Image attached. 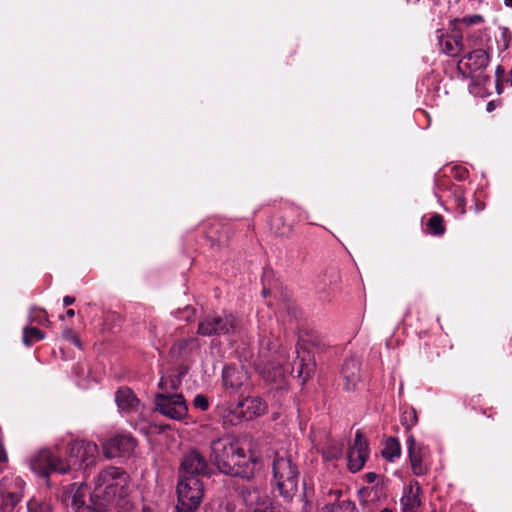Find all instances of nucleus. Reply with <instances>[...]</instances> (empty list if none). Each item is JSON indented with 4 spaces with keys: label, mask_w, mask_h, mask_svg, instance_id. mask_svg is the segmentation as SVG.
Listing matches in <instances>:
<instances>
[{
    "label": "nucleus",
    "mask_w": 512,
    "mask_h": 512,
    "mask_svg": "<svg viewBox=\"0 0 512 512\" xmlns=\"http://www.w3.org/2000/svg\"><path fill=\"white\" fill-rule=\"evenodd\" d=\"M29 320L30 322H35L41 325H50L46 310L38 307H32L30 309Z\"/></svg>",
    "instance_id": "30"
},
{
    "label": "nucleus",
    "mask_w": 512,
    "mask_h": 512,
    "mask_svg": "<svg viewBox=\"0 0 512 512\" xmlns=\"http://www.w3.org/2000/svg\"><path fill=\"white\" fill-rule=\"evenodd\" d=\"M181 380L179 376H162L159 381L160 389L164 391L177 390Z\"/></svg>",
    "instance_id": "31"
},
{
    "label": "nucleus",
    "mask_w": 512,
    "mask_h": 512,
    "mask_svg": "<svg viewBox=\"0 0 512 512\" xmlns=\"http://www.w3.org/2000/svg\"><path fill=\"white\" fill-rule=\"evenodd\" d=\"M343 452L342 445L332 442L329 443L322 451V456L326 461L336 460L341 457Z\"/></svg>",
    "instance_id": "28"
},
{
    "label": "nucleus",
    "mask_w": 512,
    "mask_h": 512,
    "mask_svg": "<svg viewBox=\"0 0 512 512\" xmlns=\"http://www.w3.org/2000/svg\"><path fill=\"white\" fill-rule=\"evenodd\" d=\"M380 512H392V511L387 509V508H385V509L381 510Z\"/></svg>",
    "instance_id": "44"
},
{
    "label": "nucleus",
    "mask_w": 512,
    "mask_h": 512,
    "mask_svg": "<svg viewBox=\"0 0 512 512\" xmlns=\"http://www.w3.org/2000/svg\"><path fill=\"white\" fill-rule=\"evenodd\" d=\"M99 450L96 443L86 440H76L68 445V455L64 460L67 473L94 465Z\"/></svg>",
    "instance_id": "6"
},
{
    "label": "nucleus",
    "mask_w": 512,
    "mask_h": 512,
    "mask_svg": "<svg viewBox=\"0 0 512 512\" xmlns=\"http://www.w3.org/2000/svg\"><path fill=\"white\" fill-rule=\"evenodd\" d=\"M156 410L172 420L187 416L188 407L182 394L159 393L155 396Z\"/></svg>",
    "instance_id": "8"
},
{
    "label": "nucleus",
    "mask_w": 512,
    "mask_h": 512,
    "mask_svg": "<svg viewBox=\"0 0 512 512\" xmlns=\"http://www.w3.org/2000/svg\"><path fill=\"white\" fill-rule=\"evenodd\" d=\"M266 410L267 405L260 397H247L238 403L234 413L239 419L251 420L263 415Z\"/></svg>",
    "instance_id": "16"
},
{
    "label": "nucleus",
    "mask_w": 512,
    "mask_h": 512,
    "mask_svg": "<svg viewBox=\"0 0 512 512\" xmlns=\"http://www.w3.org/2000/svg\"><path fill=\"white\" fill-rule=\"evenodd\" d=\"M505 4L508 7H512V0H505Z\"/></svg>",
    "instance_id": "43"
},
{
    "label": "nucleus",
    "mask_w": 512,
    "mask_h": 512,
    "mask_svg": "<svg viewBox=\"0 0 512 512\" xmlns=\"http://www.w3.org/2000/svg\"><path fill=\"white\" fill-rule=\"evenodd\" d=\"M24 480L14 474L4 476L0 480V506L11 510L21 501L24 494Z\"/></svg>",
    "instance_id": "9"
},
{
    "label": "nucleus",
    "mask_w": 512,
    "mask_h": 512,
    "mask_svg": "<svg viewBox=\"0 0 512 512\" xmlns=\"http://www.w3.org/2000/svg\"><path fill=\"white\" fill-rule=\"evenodd\" d=\"M369 449L366 439L361 432L355 435L354 443L348 451V469L352 473L360 471L368 458Z\"/></svg>",
    "instance_id": "12"
},
{
    "label": "nucleus",
    "mask_w": 512,
    "mask_h": 512,
    "mask_svg": "<svg viewBox=\"0 0 512 512\" xmlns=\"http://www.w3.org/2000/svg\"><path fill=\"white\" fill-rule=\"evenodd\" d=\"M43 338L44 334L38 328L27 326L23 329V343L26 346H31L34 342Z\"/></svg>",
    "instance_id": "26"
},
{
    "label": "nucleus",
    "mask_w": 512,
    "mask_h": 512,
    "mask_svg": "<svg viewBox=\"0 0 512 512\" xmlns=\"http://www.w3.org/2000/svg\"><path fill=\"white\" fill-rule=\"evenodd\" d=\"M260 373L268 381L276 383L284 379L285 369L280 365L273 368H271L270 366H265L262 370H260Z\"/></svg>",
    "instance_id": "24"
},
{
    "label": "nucleus",
    "mask_w": 512,
    "mask_h": 512,
    "mask_svg": "<svg viewBox=\"0 0 512 512\" xmlns=\"http://www.w3.org/2000/svg\"><path fill=\"white\" fill-rule=\"evenodd\" d=\"M222 379L224 386L238 389L248 380V373L242 366H226L223 369Z\"/></svg>",
    "instance_id": "20"
},
{
    "label": "nucleus",
    "mask_w": 512,
    "mask_h": 512,
    "mask_svg": "<svg viewBox=\"0 0 512 512\" xmlns=\"http://www.w3.org/2000/svg\"><path fill=\"white\" fill-rule=\"evenodd\" d=\"M242 496L252 512H283L280 505L273 504L269 497L257 488H246Z\"/></svg>",
    "instance_id": "10"
},
{
    "label": "nucleus",
    "mask_w": 512,
    "mask_h": 512,
    "mask_svg": "<svg viewBox=\"0 0 512 512\" xmlns=\"http://www.w3.org/2000/svg\"><path fill=\"white\" fill-rule=\"evenodd\" d=\"M136 447V441L130 435H117L103 444V452L106 458L111 459L132 453Z\"/></svg>",
    "instance_id": "13"
},
{
    "label": "nucleus",
    "mask_w": 512,
    "mask_h": 512,
    "mask_svg": "<svg viewBox=\"0 0 512 512\" xmlns=\"http://www.w3.org/2000/svg\"><path fill=\"white\" fill-rule=\"evenodd\" d=\"M28 512H53L50 502L43 498H32L27 503Z\"/></svg>",
    "instance_id": "25"
},
{
    "label": "nucleus",
    "mask_w": 512,
    "mask_h": 512,
    "mask_svg": "<svg viewBox=\"0 0 512 512\" xmlns=\"http://www.w3.org/2000/svg\"><path fill=\"white\" fill-rule=\"evenodd\" d=\"M193 404L196 408H199L202 411L207 410L209 407L208 399L201 394L195 396Z\"/></svg>",
    "instance_id": "34"
},
{
    "label": "nucleus",
    "mask_w": 512,
    "mask_h": 512,
    "mask_svg": "<svg viewBox=\"0 0 512 512\" xmlns=\"http://www.w3.org/2000/svg\"><path fill=\"white\" fill-rule=\"evenodd\" d=\"M375 478H376V474H374V473L367 474V479L369 482H373L375 480Z\"/></svg>",
    "instance_id": "40"
},
{
    "label": "nucleus",
    "mask_w": 512,
    "mask_h": 512,
    "mask_svg": "<svg viewBox=\"0 0 512 512\" xmlns=\"http://www.w3.org/2000/svg\"><path fill=\"white\" fill-rule=\"evenodd\" d=\"M115 401L123 412H136L139 410L140 401L129 388H121L116 392Z\"/></svg>",
    "instance_id": "21"
},
{
    "label": "nucleus",
    "mask_w": 512,
    "mask_h": 512,
    "mask_svg": "<svg viewBox=\"0 0 512 512\" xmlns=\"http://www.w3.org/2000/svg\"><path fill=\"white\" fill-rule=\"evenodd\" d=\"M31 470L42 477H47L51 472L67 473L64 460L58 457L54 450L43 448L37 451L30 459Z\"/></svg>",
    "instance_id": "7"
},
{
    "label": "nucleus",
    "mask_w": 512,
    "mask_h": 512,
    "mask_svg": "<svg viewBox=\"0 0 512 512\" xmlns=\"http://www.w3.org/2000/svg\"><path fill=\"white\" fill-rule=\"evenodd\" d=\"M326 512H353L354 504L349 500H342L336 503H329L323 508Z\"/></svg>",
    "instance_id": "29"
},
{
    "label": "nucleus",
    "mask_w": 512,
    "mask_h": 512,
    "mask_svg": "<svg viewBox=\"0 0 512 512\" xmlns=\"http://www.w3.org/2000/svg\"><path fill=\"white\" fill-rule=\"evenodd\" d=\"M260 345H261V348H264V340H261Z\"/></svg>",
    "instance_id": "46"
},
{
    "label": "nucleus",
    "mask_w": 512,
    "mask_h": 512,
    "mask_svg": "<svg viewBox=\"0 0 512 512\" xmlns=\"http://www.w3.org/2000/svg\"><path fill=\"white\" fill-rule=\"evenodd\" d=\"M177 485L179 512H193L200 505L204 495V485L200 478L179 476Z\"/></svg>",
    "instance_id": "4"
},
{
    "label": "nucleus",
    "mask_w": 512,
    "mask_h": 512,
    "mask_svg": "<svg viewBox=\"0 0 512 512\" xmlns=\"http://www.w3.org/2000/svg\"><path fill=\"white\" fill-rule=\"evenodd\" d=\"M7 462V454L3 446H0V471H2L4 464Z\"/></svg>",
    "instance_id": "37"
},
{
    "label": "nucleus",
    "mask_w": 512,
    "mask_h": 512,
    "mask_svg": "<svg viewBox=\"0 0 512 512\" xmlns=\"http://www.w3.org/2000/svg\"><path fill=\"white\" fill-rule=\"evenodd\" d=\"M128 489L129 475L122 468L108 467L98 474L91 499L117 501V505L128 512L133 508V503L127 499Z\"/></svg>",
    "instance_id": "2"
},
{
    "label": "nucleus",
    "mask_w": 512,
    "mask_h": 512,
    "mask_svg": "<svg viewBox=\"0 0 512 512\" xmlns=\"http://www.w3.org/2000/svg\"><path fill=\"white\" fill-rule=\"evenodd\" d=\"M211 459L225 474L251 478L261 468L260 458L246 452L240 441L232 436H224L211 442Z\"/></svg>",
    "instance_id": "1"
},
{
    "label": "nucleus",
    "mask_w": 512,
    "mask_h": 512,
    "mask_svg": "<svg viewBox=\"0 0 512 512\" xmlns=\"http://www.w3.org/2000/svg\"><path fill=\"white\" fill-rule=\"evenodd\" d=\"M273 483L280 496L290 501L298 490L299 471L290 455L277 453L272 466Z\"/></svg>",
    "instance_id": "3"
},
{
    "label": "nucleus",
    "mask_w": 512,
    "mask_h": 512,
    "mask_svg": "<svg viewBox=\"0 0 512 512\" xmlns=\"http://www.w3.org/2000/svg\"><path fill=\"white\" fill-rule=\"evenodd\" d=\"M401 422L407 428L414 426L417 422V415H416L415 411L414 410L405 411L402 414Z\"/></svg>",
    "instance_id": "33"
},
{
    "label": "nucleus",
    "mask_w": 512,
    "mask_h": 512,
    "mask_svg": "<svg viewBox=\"0 0 512 512\" xmlns=\"http://www.w3.org/2000/svg\"><path fill=\"white\" fill-rule=\"evenodd\" d=\"M341 377L347 391L355 390L361 379L360 362L355 358L346 359L341 368Z\"/></svg>",
    "instance_id": "18"
},
{
    "label": "nucleus",
    "mask_w": 512,
    "mask_h": 512,
    "mask_svg": "<svg viewBox=\"0 0 512 512\" xmlns=\"http://www.w3.org/2000/svg\"><path fill=\"white\" fill-rule=\"evenodd\" d=\"M142 512H159V511H156L153 507L151 506H143L142 508Z\"/></svg>",
    "instance_id": "39"
},
{
    "label": "nucleus",
    "mask_w": 512,
    "mask_h": 512,
    "mask_svg": "<svg viewBox=\"0 0 512 512\" xmlns=\"http://www.w3.org/2000/svg\"><path fill=\"white\" fill-rule=\"evenodd\" d=\"M331 495H335L336 498H338L340 495H341V491L340 490H335L333 492H330Z\"/></svg>",
    "instance_id": "42"
},
{
    "label": "nucleus",
    "mask_w": 512,
    "mask_h": 512,
    "mask_svg": "<svg viewBox=\"0 0 512 512\" xmlns=\"http://www.w3.org/2000/svg\"><path fill=\"white\" fill-rule=\"evenodd\" d=\"M487 109H488L489 111L492 109V103H489V104H488Z\"/></svg>",
    "instance_id": "45"
},
{
    "label": "nucleus",
    "mask_w": 512,
    "mask_h": 512,
    "mask_svg": "<svg viewBox=\"0 0 512 512\" xmlns=\"http://www.w3.org/2000/svg\"><path fill=\"white\" fill-rule=\"evenodd\" d=\"M483 21H484V18L479 14L464 16L460 19L454 20L455 24H462L465 26L477 25V24L482 23Z\"/></svg>",
    "instance_id": "32"
},
{
    "label": "nucleus",
    "mask_w": 512,
    "mask_h": 512,
    "mask_svg": "<svg viewBox=\"0 0 512 512\" xmlns=\"http://www.w3.org/2000/svg\"><path fill=\"white\" fill-rule=\"evenodd\" d=\"M406 445L413 474L416 476L425 475L428 471V466L425 464L428 454L427 448L417 443L413 435L407 437Z\"/></svg>",
    "instance_id": "11"
},
{
    "label": "nucleus",
    "mask_w": 512,
    "mask_h": 512,
    "mask_svg": "<svg viewBox=\"0 0 512 512\" xmlns=\"http://www.w3.org/2000/svg\"><path fill=\"white\" fill-rule=\"evenodd\" d=\"M241 332L242 328L239 320L230 313L208 315L198 324V334L205 337Z\"/></svg>",
    "instance_id": "5"
},
{
    "label": "nucleus",
    "mask_w": 512,
    "mask_h": 512,
    "mask_svg": "<svg viewBox=\"0 0 512 512\" xmlns=\"http://www.w3.org/2000/svg\"><path fill=\"white\" fill-rule=\"evenodd\" d=\"M193 340H181L179 341L178 343H176L172 349H171V352L173 354H176V353H180V351L184 348H186V346L191 343Z\"/></svg>",
    "instance_id": "36"
},
{
    "label": "nucleus",
    "mask_w": 512,
    "mask_h": 512,
    "mask_svg": "<svg viewBox=\"0 0 512 512\" xmlns=\"http://www.w3.org/2000/svg\"><path fill=\"white\" fill-rule=\"evenodd\" d=\"M427 228L433 235H442L445 232L444 219L441 215H433L427 222Z\"/></svg>",
    "instance_id": "27"
},
{
    "label": "nucleus",
    "mask_w": 512,
    "mask_h": 512,
    "mask_svg": "<svg viewBox=\"0 0 512 512\" xmlns=\"http://www.w3.org/2000/svg\"><path fill=\"white\" fill-rule=\"evenodd\" d=\"M401 455V445L397 438L390 437L386 439L384 448L382 450V456L392 462Z\"/></svg>",
    "instance_id": "23"
},
{
    "label": "nucleus",
    "mask_w": 512,
    "mask_h": 512,
    "mask_svg": "<svg viewBox=\"0 0 512 512\" xmlns=\"http://www.w3.org/2000/svg\"><path fill=\"white\" fill-rule=\"evenodd\" d=\"M64 338L71 341L76 346H80L78 336L71 329H67L66 331H64Z\"/></svg>",
    "instance_id": "35"
},
{
    "label": "nucleus",
    "mask_w": 512,
    "mask_h": 512,
    "mask_svg": "<svg viewBox=\"0 0 512 512\" xmlns=\"http://www.w3.org/2000/svg\"><path fill=\"white\" fill-rule=\"evenodd\" d=\"M0 512H11V510L10 511H6V509L3 508V510H1Z\"/></svg>",
    "instance_id": "48"
},
{
    "label": "nucleus",
    "mask_w": 512,
    "mask_h": 512,
    "mask_svg": "<svg viewBox=\"0 0 512 512\" xmlns=\"http://www.w3.org/2000/svg\"><path fill=\"white\" fill-rule=\"evenodd\" d=\"M75 302V298L72 296H64L63 303L65 306L72 305Z\"/></svg>",
    "instance_id": "38"
},
{
    "label": "nucleus",
    "mask_w": 512,
    "mask_h": 512,
    "mask_svg": "<svg viewBox=\"0 0 512 512\" xmlns=\"http://www.w3.org/2000/svg\"><path fill=\"white\" fill-rule=\"evenodd\" d=\"M441 48L444 53L449 56H457L464 49L463 36L461 33H455L447 36L440 41Z\"/></svg>",
    "instance_id": "22"
},
{
    "label": "nucleus",
    "mask_w": 512,
    "mask_h": 512,
    "mask_svg": "<svg viewBox=\"0 0 512 512\" xmlns=\"http://www.w3.org/2000/svg\"><path fill=\"white\" fill-rule=\"evenodd\" d=\"M89 489L84 484H72L68 492V499H71V508L74 512H105L102 504L90 506L86 504V497Z\"/></svg>",
    "instance_id": "14"
},
{
    "label": "nucleus",
    "mask_w": 512,
    "mask_h": 512,
    "mask_svg": "<svg viewBox=\"0 0 512 512\" xmlns=\"http://www.w3.org/2000/svg\"><path fill=\"white\" fill-rule=\"evenodd\" d=\"M266 349H267V350H271V347H270L269 343H267V345H266Z\"/></svg>",
    "instance_id": "47"
},
{
    "label": "nucleus",
    "mask_w": 512,
    "mask_h": 512,
    "mask_svg": "<svg viewBox=\"0 0 512 512\" xmlns=\"http://www.w3.org/2000/svg\"><path fill=\"white\" fill-rule=\"evenodd\" d=\"M207 472L205 458L197 451H191L185 455L181 463L180 476L198 477Z\"/></svg>",
    "instance_id": "17"
},
{
    "label": "nucleus",
    "mask_w": 512,
    "mask_h": 512,
    "mask_svg": "<svg viewBox=\"0 0 512 512\" xmlns=\"http://www.w3.org/2000/svg\"><path fill=\"white\" fill-rule=\"evenodd\" d=\"M66 315H67L68 317H73V316L75 315V311H74L73 309H68V310L66 311Z\"/></svg>",
    "instance_id": "41"
},
{
    "label": "nucleus",
    "mask_w": 512,
    "mask_h": 512,
    "mask_svg": "<svg viewBox=\"0 0 512 512\" xmlns=\"http://www.w3.org/2000/svg\"><path fill=\"white\" fill-rule=\"evenodd\" d=\"M421 487L417 481H412L404 489L401 497L402 512H417L421 506Z\"/></svg>",
    "instance_id": "19"
},
{
    "label": "nucleus",
    "mask_w": 512,
    "mask_h": 512,
    "mask_svg": "<svg viewBox=\"0 0 512 512\" xmlns=\"http://www.w3.org/2000/svg\"><path fill=\"white\" fill-rule=\"evenodd\" d=\"M489 62V55L483 49H477L464 56L458 63L463 73L473 76L476 72L485 69Z\"/></svg>",
    "instance_id": "15"
}]
</instances>
